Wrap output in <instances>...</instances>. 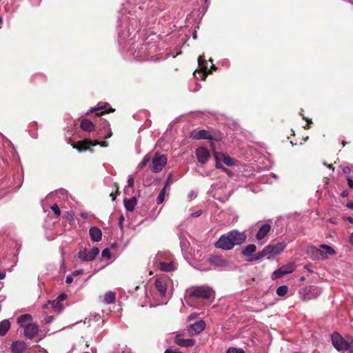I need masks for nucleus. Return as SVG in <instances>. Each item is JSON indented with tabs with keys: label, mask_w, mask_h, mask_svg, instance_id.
Listing matches in <instances>:
<instances>
[{
	"label": "nucleus",
	"mask_w": 353,
	"mask_h": 353,
	"mask_svg": "<svg viewBox=\"0 0 353 353\" xmlns=\"http://www.w3.org/2000/svg\"><path fill=\"white\" fill-rule=\"evenodd\" d=\"M246 235L244 232L238 230H232L227 234H223L216 241V248L225 250L232 249L235 245H241L246 240Z\"/></svg>",
	"instance_id": "1"
},
{
	"label": "nucleus",
	"mask_w": 353,
	"mask_h": 353,
	"mask_svg": "<svg viewBox=\"0 0 353 353\" xmlns=\"http://www.w3.org/2000/svg\"><path fill=\"white\" fill-rule=\"evenodd\" d=\"M286 247V243L284 242H278L276 244H269L265 246L262 251L259 252L250 261H256L261 259L265 256H270L268 257L275 256L281 254Z\"/></svg>",
	"instance_id": "2"
},
{
	"label": "nucleus",
	"mask_w": 353,
	"mask_h": 353,
	"mask_svg": "<svg viewBox=\"0 0 353 353\" xmlns=\"http://www.w3.org/2000/svg\"><path fill=\"white\" fill-rule=\"evenodd\" d=\"M187 292L190 297L210 299L214 296V290L207 285L194 286L189 288Z\"/></svg>",
	"instance_id": "3"
},
{
	"label": "nucleus",
	"mask_w": 353,
	"mask_h": 353,
	"mask_svg": "<svg viewBox=\"0 0 353 353\" xmlns=\"http://www.w3.org/2000/svg\"><path fill=\"white\" fill-rule=\"evenodd\" d=\"M322 292L319 287L311 285L303 288L299 291L301 299L305 301L316 299Z\"/></svg>",
	"instance_id": "4"
},
{
	"label": "nucleus",
	"mask_w": 353,
	"mask_h": 353,
	"mask_svg": "<svg viewBox=\"0 0 353 353\" xmlns=\"http://www.w3.org/2000/svg\"><path fill=\"white\" fill-rule=\"evenodd\" d=\"M332 343L333 346L338 351H345L350 349L351 345L347 341H345L338 332H334L332 335Z\"/></svg>",
	"instance_id": "5"
},
{
	"label": "nucleus",
	"mask_w": 353,
	"mask_h": 353,
	"mask_svg": "<svg viewBox=\"0 0 353 353\" xmlns=\"http://www.w3.org/2000/svg\"><path fill=\"white\" fill-rule=\"evenodd\" d=\"M168 161L167 157L164 154L156 153L152 159L151 170L154 172H161Z\"/></svg>",
	"instance_id": "6"
},
{
	"label": "nucleus",
	"mask_w": 353,
	"mask_h": 353,
	"mask_svg": "<svg viewBox=\"0 0 353 353\" xmlns=\"http://www.w3.org/2000/svg\"><path fill=\"white\" fill-rule=\"evenodd\" d=\"M66 296L65 294H60L56 300L49 301L48 304L43 305V308L51 309L54 312L60 313L63 309L61 302L66 299Z\"/></svg>",
	"instance_id": "7"
},
{
	"label": "nucleus",
	"mask_w": 353,
	"mask_h": 353,
	"mask_svg": "<svg viewBox=\"0 0 353 353\" xmlns=\"http://www.w3.org/2000/svg\"><path fill=\"white\" fill-rule=\"evenodd\" d=\"M99 252V250L97 248H93L90 250L84 248L79 251L78 257L82 261H91L96 258Z\"/></svg>",
	"instance_id": "8"
},
{
	"label": "nucleus",
	"mask_w": 353,
	"mask_h": 353,
	"mask_svg": "<svg viewBox=\"0 0 353 353\" xmlns=\"http://www.w3.org/2000/svg\"><path fill=\"white\" fill-rule=\"evenodd\" d=\"M198 64L199 70H196L194 73V77L198 79L204 80L208 74L207 61L204 56H199L198 58Z\"/></svg>",
	"instance_id": "9"
},
{
	"label": "nucleus",
	"mask_w": 353,
	"mask_h": 353,
	"mask_svg": "<svg viewBox=\"0 0 353 353\" xmlns=\"http://www.w3.org/2000/svg\"><path fill=\"white\" fill-rule=\"evenodd\" d=\"M295 270V265L294 263H289L285 265H282L279 269L274 271L272 275V279H277L278 278L287 274L292 273Z\"/></svg>",
	"instance_id": "10"
},
{
	"label": "nucleus",
	"mask_w": 353,
	"mask_h": 353,
	"mask_svg": "<svg viewBox=\"0 0 353 353\" xmlns=\"http://www.w3.org/2000/svg\"><path fill=\"white\" fill-rule=\"evenodd\" d=\"M99 145L101 147H107L108 143L106 141H92L90 140H84L79 142L77 144H73V148L77 149L79 151L86 150L90 145L95 146Z\"/></svg>",
	"instance_id": "11"
},
{
	"label": "nucleus",
	"mask_w": 353,
	"mask_h": 353,
	"mask_svg": "<svg viewBox=\"0 0 353 353\" xmlns=\"http://www.w3.org/2000/svg\"><path fill=\"white\" fill-rule=\"evenodd\" d=\"M197 160L201 164L206 163L210 157V154L208 149L204 147H199L195 152Z\"/></svg>",
	"instance_id": "12"
},
{
	"label": "nucleus",
	"mask_w": 353,
	"mask_h": 353,
	"mask_svg": "<svg viewBox=\"0 0 353 353\" xmlns=\"http://www.w3.org/2000/svg\"><path fill=\"white\" fill-rule=\"evenodd\" d=\"M205 327V323L203 320L198 321L193 324H191L188 331L191 335L198 334L201 332Z\"/></svg>",
	"instance_id": "13"
},
{
	"label": "nucleus",
	"mask_w": 353,
	"mask_h": 353,
	"mask_svg": "<svg viewBox=\"0 0 353 353\" xmlns=\"http://www.w3.org/2000/svg\"><path fill=\"white\" fill-rule=\"evenodd\" d=\"M320 259L321 260L327 259L330 256H334L336 252L335 250L326 244L320 245Z\"/></svg>",
	"instance_id": "14"
},
{
	"label": "nucleus",
	"mask_w": 353,
	"mask_h": 353,
	"mask_svg": "<svg viewBox=\"0 0 353 353\" xmlns=\"http://www.w3.org/2000/svg\"><path fill=\"white\" fill-rule=\"evenodd\" d=\"M174 343L181 347H192L195 344V340L193 339H182L181 334H177L174 338Z\"/></svg>",
	"instance_id": "15"
},
{
	"label": "nucleus",
	"mask_w": 353,
	"mask_h": 353,
	"mask_svg": "<svg viewBox=\"0 0 353 353\" xmlns=\"http://www.w3.org/2000/svg\"><path fill=\"white\" fill-rule=\"evenodd\" d=\"M167 281L165 277L157 278L155 281V287L161 296H165L167 291Z\"/></svg>",
	"instance_id": "16"
},
{
	"label": "nucleus",
	"mask_w": 353,
	"mask_h": 353,
	"mask_svg": "<svg viewBox=\"0 0 353 353\" xmlns=\"http://www.w3.org/2000/svg\"><path fill=\"white\" fill-rule=\"evenodd\" d=\"M38 325L36 323H30L24 327V335L28 339H32L38 332Z\"/></svg>",
	"instance_id": "17"
},
{
	"label": "nucleus",
	"mask_w": 353,
	"mask_h": 353,
	"mask_svg": "<svg viewBox=\"0 0 353 353\" xmlns=\"http://www.w3.org/2000/svg\"><path fill=\"white\" fill-rule=\"evenodd\" d=\"M192 137L194 139H209L212 140L213 137L209 131L205 130H194L192 133Z\"/></svg>",
	"instance_id": "18"
},
{
	"label": "nucleus",
	"mask_w": 353,
	"mask_h": 353,
	"mask_svg": "<svg viewBox=\"0 0 353 353\" xmlns=\"http://www.w3.org/2000/svg\"><path fill=\"white\" fill-rule=\"evenodd\" d=\"M307 255L312 260H321L320 247L316 248L314 245H308L305 250Z\"/></svg>",
	"instance_id": "19"
},
{
	"label": "nucleus",
	"mask_w": 353,
	"mask_h": 353,
	"mask_svg": "<svg viewBox=\"0 0 353 353\" xmlns=\"http://www.w3.org/2000/svg\"><path fill=\"white\" fill-rule=\"evenodd\" d=\"M12 353H23L27 349V344L23 341H16L11 345Z\"/></svg>",
	"instance_id": "20"
},
{
	"label": "nucleus",
	"mask_w": 353,
	"mask_h": 353,
	"mask_svg": "<svg viewBox=\"0 0 353 353\" xmlns=\"http://www.w3.org/2000/svg\"><path fill=\"white\" fill-rule=\"evenodd\" d=\"M271 229V225L269 223L262 225L256 233V239L258 241L263 240L268 235Z\"/></svg>",
	"instance_id": "21"
},
{
	"label": "nucleus",
	"mask_w": 353,
	"mask_h": 353,
	"mask_svg": "<svg viewBox=\"0 0 353 353\" xmlns=\"http://www.w3.org/2000/svg\"><path fill=\"white\" fill-rule=\"evenodd\" d=\"M159 268L163 272H171L176 269V264L174 261L170 262L160 261Z\"/></svg>",
	"instance_id": "22"
},
{
	"label": "nucleus",
	"mask_w": 353,
	"mask_h": 353,
	"mask_svg": "<svg viewBox=\"0 0 353 353\" xmlns=\"http://www.w3.org/2000/svg\"><path fill=\"white\" fill-rule=\"evenodd\" d=\"M32 316L29 314H22L19 316L17 320L19 326L23 327H24L26 325H28V323H32Z\"/></svg>",
	"instance_id": "23"
},
{
	"label": "nucleus",
	"mask_w": 353,
	"mask_h": 353,
	"mask_svg": "<svg viewBox=\"0 0 353 353\" xmlns=\"http://www.w3.org/2000/svg\"><path fill=\"white\" fill-rule=\"evenodd\" d=\"M89 234L91 239L93 241H99L101 239L102 233L99 228L97 227H92L89 230Z\"/></svg>",
	"instance_id": "24"
},
{
	"label": "nucleus",
	"mask_w": 353,
	"mask_h": 353,
	"mask_svg": "<svg viewBox=\"0 0 353 353\" xmlns=\"http://www.w3.org/2000/svg\"><path fill=\"white\" fill-rule=\"evenodd\" d=\"M256 246L255 245L249 244L243 249V250L242 251V253L245 256H248V257L251 256V258L249 259V261H251L250 259L253 256H255V255H253V254L256 252Z\"/></svg>",
	"instance_id": "25"
},
{
	"label": "nucleus",
	"mask_w": 353,
	"mask_h": 353,
	"mask_svg": "<svg viewBox=\"0 0 353 353\" xmlns=\"http://www.w3.org/2000/svg\"><path fill=\"white\" fill-rule=\"evenodd\" d=\"M123 203L126 210L132 212L137 203V201L135 197H132L129 199H124Z\"/></svg>",
	"instance_id": "26"
},
{
	"label": "nucleus",
	"mask_w": 353,
	"mask_h": 353,
	"mask_svg": "<svg viewBox=\"0 0 353 353\" xmlns=\"http://www.w3.org/2000/svg\"><path fill=\"white\" fill-rule=\"evenodd\" d=\"M81 128L87 132H92L94 129L93 123L87 119H84L81 122Z\"/></svg>",
	"instance_id": "27"
},
{
	"label": "nucleus",
	"mask_w": 353,
	"mask_h": 353,
	"mask_svg": "<svg viewBox=\"0 0 353 353\" xmlns=\"http://www.w3.org/2000/svg\"><path fill=\"white\" fill-rule=\"evenodd\" d=\"M10 327L9 320L4 319L0 322V336H5Z\"/></svg>",
	"instance_id": "28"
},
{
	"label": "nucleus",
	"mask_w": 353,
	"mask_h": 353,
	"mask_svg": "<svg viewBox=\"0 0 353 353\" xmlns=\"http://www.w3.org/2000/svg\"><path fill=\"white\" fill-rule=\"evenodd\" d=\"M116 294L114 292H108L104 295L103 301L106 304H110L115 301Z\"/></svg>",
	"instance_id": "29"
},
{
	"label": "nucleus",
	"mask_w": 353,
	"mask_h": 353,
	"mask_svg": "<svg viewBox=\"0 0 353 353\" xmlns=\"http://www.w3.org/2000/svg\"><path fill=\"white\" fill-rule=\"evenodd\" d=\"M220 156L222 157V160L223 163L228 165V166H232L236 164V161L234 159L230 157V156H228L225 154L219 153Z\"/></svg>",
	"instance_id": "30"
},
{
	"label": "nucleus",
	"mask_w": 353,
	"mask_h": 353,
	"mask_svg": "<svg viewBox=\"0 0 353 353\" xmlns=\"http://www.w3.org/2000/svg\"><path fill=\"white\" fill-rule=\"evenodd\" d=\"M288 291V288L286 285H281V286H279L277 289H276V294L280 296H284L287 294Z\"/></svg>",
	"instance_id": "31"
},
{
	"label": "nucleus",
	"mask_w": 353,
	"mask_h": 353,
	"mask_svg": "<svg viewBox=\"0 0 353 353\" xmlns=\"http://www.w3.org/2000/svg\"><path fill=\"white\" fill-rule=\"evenodd\" d=\"M165 194V187H164L159 192V196L157 199V203L161 204L163 202Z\"/></svg>",
	"instance_id": "32"
},
{
	"label": "nucleus",
	"mask_w": 353,
	"mask_h": 353,
	"mask_svg": "<svg viewBox=\"0 0 353 353\" xmlns=\"http://www.w3.org/2000/svg\"><path fill=\"white\" fill-rule=\"evenodd\" d=\"M150 159H151V156L149 154H146L143 157V160L140 162L138 167L139 168H143L144 166H145L147 165V163L150 161Z\"/></svg>",
	"instance_id": "33"
},
{
	"label": "nucleus",
	"mask_w": 353,
	"mask_h": 353,
	"mask_svg": "<svg viewBox=\"0 0 353 353\" xmlns=\"http://www.w3.org/2000/svg\"><path fill=\"white\" fill-rule=\"evenodd\" d=\"M57 195L60 199H65L68 198V192L64 189H61L57 192Z\"/></svg>",
	"instance_id": "34"
},
{
	"label": "nucleus",
	"mask_w": 353,
	"mask_h": 353,
	"mask_svg": "<svg viewBox=\"0 0 353 353\" xmlns=\"http://www.w3.org/2000/svg\"><path fill=\"white\" fill-rule=\"evenodd\" d=\"M214 158L216 160V167L217 168H220V169L223 170V168H224V166L220 162V157H221L220 154L215 152L214 154Z\"/></svg>",
	"instance_id": "35"
},
{
	"label": "nucleus",
	"mask_w": 353,
	"mask_h": 353,
	"mask_svg": "<svg viewBox=\"0 0 353 353\" xmlns=\"http://www.w3.org/2000/svg\"><path fill=\"white\" fill-rule=\"evenodd\" d=\"M210 262L212 263H214L216 265H223V261L221 259H220L218 256H213L210 259Z\"/></svg>",
	"instance_id": "36"
},
{
	"label": "nucleus",
	"mask_w": 353,
	"mask_h": 353,
	"mask_svg": "<svg viewBox=\"0 0 353 353\" xmlns=\"http://www.w3.org/2000/svg\"><path fill=\"white\" fill-rule=\"evenodd\" d=\"M51 210L53 211V212L54 213V214L56 216H60L61 210L57 204H54L53 205H52Z\"/></svg>",
	"instance_id": "37"
},
{
	"label": "nucleus",
	"mask_w": 353,
	"mask_h": 353,
	"mask_svg": "<svg viewBox=\"0 0 353 353\" xmlns=\"http://www.w3.org/2000/svg\"><path fill=\"white\" fill-rule=\"evenodd\" d=\"M227 353H245V352L241 349H237L235 347H230Z\"/></svg>",
	"instance_id": "38"
},
{
	"label": "nucleus",
	"mask_w": 353,
	"mask_h": 353,
	"mask_svg": "<svg viewBox=\"0 0 353 353\" xmlns=\"http://www.w3.org/2000/svg\"><path fill=\"white\" fill-rule=\"evenodd\" d=\"M101 256H102V257L109 258L110 256V250L108 248H105V249L103 250L102 252H101Z\"/></svg>",
	"instance_id": "39"
},
{
	"label": "nucleus",
	"mask_w": 353,
	"mask_h": 353,
	"mask_svg": "<svg viewBox=\"0 0 353 353\" xmlns=\"http://www.w3.org/2000/svg\"><path fill=\"white\" fill-rule=\"evenodd\" d=\"M53 320H54L53 316H46L44 318V321H45V323H46V324L50 323L51 322H52Z\"/></svg>",
	"instance_id": "40"
},
{
	"label": "nucleus",
	"mask_w": 353,
	"mask_h": 353,
	"mask_svg": "<svg viewBox=\"0 0 353 353\" xmlns=\"http://www.w3.org/2000/svg\"><path fill=\"white\" fill-rule=\"evenodd\" d=\"M105 126H106V128H107V129L108 130V133L106 135H105L103 137H104V139H106L110 138L112 136V132L110 130V125L108 123H106Z\"/></svg>",
	"instance_id": "41"
},
{
	"label": "nucleus",
	"mask_w": 353,
	"mask_h": 353,
	"mask_svg": "<svg viewBox=\"0 0 353 353\" xmlns=\"http://www.w3.org/2000/svg\"><path fill=\"white\" fill-rule=\"evenodd\" d=\"M128 185L130 188L134 186V178L132 176L128 177Z\"/></svg>",
	"instance_id": "42"
},
{
	"label": "nucleus",
	"mask_w": 353,
	"mask_h": 353,
	"mask_svg": "<svg viewBox=\"0 0 353 353\" xmlns=\"http://www.w3.org/2000/svg\"><path fill=\"white\" fill-rule=\"evenodd\" d=\"M73 281V278L72 275L67 276L65 279V283L68 285L71 284Z\"/></svg>",
	"instance_id": "43"
},
{
	"label": "nucleus",
	"mask_w": 353,
	"mask_h": 353,
	"mask_svg": "<svg viewBox=\"0 0 353 353\" xmlns=\"http://www.w3.org/2000/svg\"><path fill=\"white\" fill-rule=\"evenodd\" d=\"M347 183H348V186L353 189V180L350 177V176H347Z\"/></svg>",
	"instance_id": "44"
},
{
	"label": "nucleus",
	"mask_w": 353,
	"mask_h": 353,
	"mask_svg": "<svg viewBox=\"0 0 353 353\" xmlns=\"http://www.w3.org/2000/svg\"><path fill=\"white\" fill-rule=\"evenodd\" d=\"M164 353H181L179 350H173V349H167Z\"/></svg>",
	"instance_id": "45"
},
{
	"label": "nucleus",
	"mask_w": 353,
	"mask_h": 353,
	"mask_svg": "<svg viewBox=\"0 0 353 353\" xmlns=\"http://www.w3.org/2000/svg\"><path fill=\"white\" fill-rule=\"evenodd\" d=\"M103 106H99L98 105V106L97 108H92V110H90V112H97V111H99V110H103Z\"/></svg>",
	"instance_id": "46"
},
{
	"label": "nucleus",
	"mask_w": 353,
	"mask_h": 353,
	"mask_svg": "<svg viewBox=\"0 0 353 353\" xmlns=\"http://www.w3.org/2000/svg\"><path fill=\"white\" fill-rule=\"evenodd\" d=\"M190 199H192L196 197V194L193 190L190 191L188 195Z\"/></svg>",
	"instance_id": "47"
},
{
	"label": "nucleus",
	"mask_w": 353,
	"mask_h": 353,
	"mask_svg": "<svg viewBox=\"0 0 353 353\" xmlns=\"http://www.w3.org/2000/svg\"><path fill=\"white\" fill-rule=\"evenodd\" d=\"M170 179H171V175H169V176H168V179H167V181H166V183H165V186H164V187H165V189H166V188L170 185Z\"/></svg>",
	"instance_id": "48"
},
{
	"label": "nucleus",
	"mask_w": 353,
	"mask_h": 353,
	"mask_svg": "<svg viewBox=\"0 0 353 353\" xmlns=\"http://www.w3.org/2000/svg\"><path fill=\"white\" fill-rule=\"evenodd\" d=\"M66 218H67L68 220H73V219H73V216H72V214L70 212H68L66 213Z\"/></svg>",
	"instance_id": "49"
},
{
	"label": "nucleus",
	"mask_w": 353,
	"mask_h": 353,
	"mask_svg": "<svg viewBox=\"0 0 353 353\" xmlns=\"http://www.w3.org/2000/svg\"><path fill=\"white\" fill-rule=\"evenodd\" d=\"M223 170L224 172H225L228 175H230V176H232V172H231L230 170H228V168H225V167H224V168H223Z\"/></svg>",
	"instance_id": "50"
},
{
	"label": "nucleus",
	"mask_w": 353,
	"mask_h": 353,
	"mask_svg": "<svg viewBox=\"0 0 353 353\" xmlns=\"http://www.w3.org/2000/svg\"><path fill=\"white\" fill-rule=\"evenodd\" d=\"M347 207L350 209H352L353 210V202L352 201H349L347 203Z\"/></svg>",
	"instance_id": "51"
},
{
	"label": "nucleus",
	"mask_w": 353,
	"mask_h": 353,
	"mask_svg": "<svg viewBox=\"0 0 353 353\" xmlns=\"http://www.w3.org/2000/svg\"><path fill=\"white\" fill-rule=\"evenodd\" d=\"M201 214V211H198V212L192 214V216H194V217H197V216H200Z\"/></svg>",
	"instance_id": "52"
},
{
	"label": "nucleus",
	"mask_w": 353,
	"mask_h": 353,
	"mask_svg": "<svg viewBox=\"0 0 353 353\" xmlns=\"http://www.w3.org/2000/svg\"><path fill=\"white\" fill-rule=\"evenodd\" d=\"M347 221H349L350 223L353 224V218L350 216H347L346 218Z\"/></svg>",
	"instance_id": "53"
},
{
	"label": "nucleus",
	"mask_w": 353,
	"mask_h": 353,
	"mask_svg": "<svg viewBox=\"0 0 353 353\" xmlns=\"http://www.w3.org/2000/svg\"><path fill=\"white\" fill-rule=\"evenodd\" d=\"M6 276V274L0 271V280L3 279Z\"/></svg>",
	"instance_id": "54"
},
{
	"label": "nucleus",
	"mask_w": 353,
	"mask_h": 353,
	"mask_svg": "<svg viewBox=\"0 0 353 353\" xmlns=\"http://www.w3.org/2000/svg\"><path fill=\"white\" fill-rule=\"evenodd\" d=\"M350 243L353 245V232L350 236Z\"/></svg>",
	"instance_id": "55"
},
{
	"label": "nucleus",
	"mask_w": 353,
	"mask_h": 353,
	"mask_svg": "<svg viewBox=\"0 0 353 353\" xmlns=\"http://www.w3.org/2000/svg\"><path fill=\"white\" fill-rule=\"evenodd\" d=\"M347 195H348V192H347V191H344V192H342V194H341V196H342L343 197H346V196H347Z\"/></svg>",
	"instance_id": "56"
},
{
	"label": "nucleus",
	"mask_w": 353,
	"mask_h": 353,
	"mask_svg": "<svg viewBox=\"0 0 353 353\" xmlns=\"http://www.w3.org/2000/svg\"><path fill=\"white\" fill-rule=\"evenodd\" d=\"M81 216L82 218H85H85H87L88 214H87V213H86V212H81Z\"/></svg>",
	"instance_id": "57"
},
{
	"label": "nucleus",
	"mask_w": 353,
	"mask_h": 353,
	"mask_svg": "<svg viewBox=\"0 0 353 353\" xmlns=\"http://www.w3.org/2000/svg\"><path fill=\"white\" fill-rule=\"evenodd\" d=\"M195 317V315H193V314H191L190 316H189V320H192V319H194Z\"/></svg>",
	"instance_id": "58"
},
{
	"label": "nucleus",
	"mask_w": 353,
	"mask_h": 353,
	"mask_svg": "<svg viewBox=\"0 0 353 353\" xmlns=\"http://www.w3.org/2000/svg\"><path fill=\"white\" fill-rule=\"evenodd\" d=\"M329 168H332L334 170V168H332V165L330 164L327 165Z\"/></svg>",
	"instance_id": "59"
},
{
	"label": "nucleus",
	"mask_w": 353,
	"mask_h": 353,
	"mask_svg": "<svg viewBox=\"0 0 353 353\" xmlns=\"http://www.w3.org/2000/svg\"><path fill=\"white\" fill-rule=\"evenodd\" d=\"M348 169H349L348 168H344V169H343V172H344L345 173H346L347 170H348Z\"/></svg>",
	"instance_id": "60"
},
{
	"label": "nucleus",
	"mask_w": 353,
	"mask_h": 353,
	"mask_svg": "<svg viewBox=\"0 0 353 353\" xmlns=\"http://www.w3.org/2000/svg\"><path fill=\"white\" fill-rule=\"evenodd\" d=\"M211 68L213 70H216V67L214 65H212Z\"/></svg>",
	"instance_id": "61"
},
{
	"label": "nucleus",
	"mask_w": 353,
	"mask_h": 353,
	"mask_svg": "<svg viewBox=\"0 0 353 353\" xmlns=\"http://www.w3.org/2000/svg\"><path fill=\"white\" fill-rule=\"evenodd\" d=\"M309 128L308 124H306V125L304 126V128H305V129H307V128Z\"/></svg>",
	"instance_id": "62"
},
{
	"label": "nucleus",
	"mask_w": 353,
	"mask_h": 353,
	"mask_svg": "<svg viewBox=\"0 0 353 353\" xmlns=\"http://www.w3.org/2000/svg\"><path fill=\"white\" fill-rule=\"evenodd\" d=\"M145 47V44H143L142 46H141V48L143 49V48Z\"/></svg>",
	"instance_id": "63"
},
{
	"label": "nucleus",
	"mask_w": 353,
	"mask_h": 353,
	"mask_svg": "<svg viewBox=\"0 0 353 353\" xmlns=\"http://www.w3.org/2000/svg\"><path fill=\"white\" fill-rule=\"evenodd\" d=\"M349 353H353V350H350Z\"/></svg>",
	"instance_id": "64"
}]
</instances>
